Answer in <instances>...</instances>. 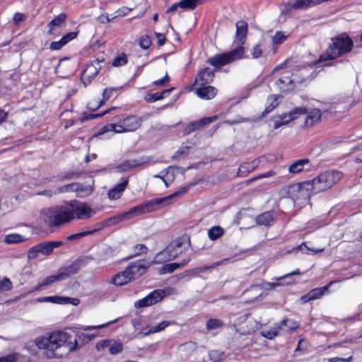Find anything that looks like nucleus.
Masks as SVG:
<instances>
[{"label": "nucleus", "instance_id": "f257e3e1", "mask_svg": "<svg viewBox=\"0 0 362 362\" xmlns=\"http://www.w3.org/2000/svg\"><path fill=\"white\" fill-rule=\"evenodd\" d=\"M95 214V209L88 203L71 200L42 209L40 214V219L45 226L58 227L74 220L90 219Z\"/></svg>", "mask_w": 362, "mask_h": 362}, {"label": "nucleus", "instance_id": "f03ea898", "mask_svg": "<svg viewBox=\"0 0 362 362\" xmlns=\"http://www.w3.org/2000/svg\"><path fill=\"white\" fill-rule=\"evenodd\" d=\"M36 346L40 349H45L53 356L62 358L68 356L77 349L78 341L63 331H56L48 337H40L35 339Z\"/></svg>", "mask_w": 362, "mask_h": 362}, {"label": "nucleus", "instance_id": "7ed1b4c3", "mask_svg": "<svg viewBox=\"0 0 362 362\" xmlns=\"http://www.w3.org/2000/svg\"><path fill=\"white\" fill-rule=\"evenodd\" d=\"M187 190V188L182 187L175 193L163 198H157L151 199L143 202L142 204L135 206L129 209L127 211H124V216L126 221H129L137 216H142L144 214L151 213L157 211L159 206H166L169 204V202L174 197H177L180 194H185Z\"/></svg>", "mask_w": 362, "mask_h": 362}, {"label": "nucleus", "instance_id": "20e7f679", "mask_svg": "<svg viewBox=\"0 0 362 362\" xmlns=\"http://www.w3.org/2000/svg\"><path fill=\"white\" fill-rule=\"evenodd\" d=\"M298 73L293 74L290 69L279 66L274 69L272 78L275 80V86L279 91L286 92L294 88L295 83L302 82L308 78L305 69H299Z\"/></svg>", "mask_w": 362, "mask_h": 362}, {"label": "nucleus", "instance_id": "39448f33", "mask_svg": "<svg viewBox=\"0 0 362 362\" xmlns=\"http://www.w3.org/2000/svg\"><path fill=\"white\" fill-rule=\"evenodd\" d=\"M343 177L339 170H327L320 173L312 180H308L306 184L310 187L312 194L326 191L337 184Z\"/></svg>", "mask_w": 362, "mask_h": 362}, {"label": "nucleus", "instance_id": "423d86ee", "mask_svg": "<svg viewBox=\"0 0 362 362\" xmlns=\"http://www.w3.org/2000/svg\"><path fill=\"white\" fill-rule=\"evenodd\" d=\"M354 42L346 33H342L332 38V44L327 48L321 59H334L344 56L352 50Z\"/></svg>", "mask_w": 362, "mask_h": 362}, {"label": "nucleus", "instance_id": "0eeeda50", "mask_svg": "<svg viewBox=\"0 0 362 362\" xmlns=\"http://www.w3.org/2000/svg\"><path fill=\"white\" fill-rule=\"evenodd\" d=\"M82 259H78L70 265L60 268L57 272L44 279L33 289V291H40L43 287L48 286L56 282L66 279L70 276L77 273L81 267L84 266Z\"/></svg>", "mask_w": 362, "mask_h": 362}, {"label": "nucleus", "instance_id": "6e6552de", "mask_svg": "<svg viewBox=\"0 0 362 362\" xmlns=\"http://www.w3.org/2000/svg\"><path fill=\"white\" fill-rule=\"evenodd\" d=\"M141 125V119L136 115H131L117 123L107 124L101 128L98 134L101 135L106 132H112L115 134L135 132Z\"/></svg>", "mask_w": 362, "mask_h": 362}, {"label": "nucleus", "instance_id": "1a4fd4ad", "mask_svg": "<svg viewBox=\"0 0 362 362\" xmlns=\"http://www.w3.org/2000/svg\"><path fill=\"white\" fill-rule=\"evenodd\" d=\"M173 291V289L171 288L154 290L144 298L136 301L134 306L136 308H146L153 305L161 301L165 296L171 294Z\"/></svg>", "mask_w": 362, "mask_h": 362}, {"label": "nucleus", "instance_id": "9d476101", "mask_svg": "<svg viewBox=\"0 0 362 362\" xmlns=\"http://www.w3.org/2000/svg\"><path fill=\"white\" fill-rule=\"evenodd\" d=\"M306 184H308V181L288 185L281 189V194L293 200L308 198L312 193Z\"/></svg>", "mask_w": 362, "mask_h": 362}, {"label": "nucleus", "instance_id": "9b49d317", "mask_svg": "<svg viewBox=\"0 0 362 362\" xmlns=\"http://www.w3.org/2000/svg\"><path fill=\"white\" fill-rule=\"evenodd\" d=\"M124 344L119 339H107L98 341L95 344V349L98 352H104L106 349L112 355H116L121 353L123 350Z\"/></svg>", "mask_w": 362, "mask_h": 362}, {"label": "nucleus", "instance_id": "f8f14e48", "mask_svg": "<svg viewBox=\"0 0 362 362\" xmlns=\"http://www.w3.org/2000/svg\"><path fill=\"white\" fill-rule=\"evenodd\" d=\"M150 266L149 262H146L144 260H138L130 263L125 269L133 281L146 274Z\"/></svg>", "mask_w": 362, "mask_h": 362}, {"label": "nucleus", "instance_id": "ddd939ff", "mask_svg": "<svg viewBox=\"0 0 362 362\" xmlns=\"http://www.w3.org/2000/svg\"><path fill=\"white\" fill-rule=\"evenodd\" d=\"M76 192L80 197L88 196L92 193V188L84 187L78 183H71L58 188L55 193H64L67 192Z\"/></svg>", "mask_w": 362, "mask_h": 362}, {"label": "nucleus", "instance_id": "4468645a", "mask_svg": "<svg viewBox=\"0 0 362 362\" xmlns=\"http://www.w3.org/2000/svg\"><path fill=\"white\" fill-rule=\"evenodd\" d=\"M189 245V240L187 239V243H184V242L177 239L169 245L166 246L167 252H168L171 259H175L178 255H181L183 252L186 250L187 247Z\"/></svg>", "mask_w": 362, "mask_h": 362}, {"label": "nucleus", "instance_id": "2eb2a0df", "mask_svg": "<svg viewBox=\"0 0 362 362\" xmlns=\"http://www.w3.org/2000/svg\"><path fill=\"white\" fill-rule=\"evenodd\" d=\"M214 71L209 68H205L199 71L195 78L194 84L197 86H206L214 78Z\"/></svg>", "mask_w": 362, "mask_h": 362}, {"label": "nucleus", "instance_id": "dca6fc26", "mask_svg": "<svg viewBox=\"0 0 362 362\" xmlns=\"http://www.w3.org/2000/svg\"><path fill=\"white\" fill-rule=\"evenodd\" d=\"M334 284V281H330L329 284L325 286L316 288L309 291L306 295L303 296L300 299L303 303L310 300L320 298L325 292L328 291L329 286Z\"/></svg>", "mask_w": 362, "mask_h": 362}, {"label": "nucleus", "instance_id": "f3484780", "mask_svg": "<svg viewBox=\"0 0 362 362\" xmlns=\"http://www.w3.org/2000/svg\"><path fill=\"white\" fill-rule=\"evenodd\" d=\"M100 66H97L94 63L86 64L82 74L81 81L83 83H90V81L98 74Z\"/></svg>", "mask_w": 362, "mask_h": 362}, {"label": "nucleus", "instance_id": "a211bd4d", "mask_svg": "<svg viewBox=\"0 0 362 362\" xmlns=\"http://www.w3.org/2000/svg\"><path fill=\"white\" fill-rule=\"evenodd\" d=\"M132 281V280L125 269L124 270L115 274L111 278L109 283L115 286H122Z\"/></svg>", "mask_w": 362, "mask_h": 362}, {"label": "nucleus", "instance_id": "6ab92c4d", "mask_svg": "<svg viewBox=\"0 0 362 362\" xmlns=\"http://www.w3.org/2000/svg\"><path fill=\"white\" fill-rule=\"evenodd\" d=\"M170 324L171 322L170 321L163 320L156 325H150L146 326V327H144L140 334H141V337H146L149 334L158 333L164 330Z\"/></svg>", "mask_w": 362, "mask_h": 362}, {"label": "nucleus", "instance_id": "aec40b11", "mask_svg": "<svg viewBox=\"0 0 362 362\" xmlns=\"http://www.w3.org/2000/svg\"><path fill=\"white\" fill-rule=\"evenodd\" d=\"M235 26L236 32L234 42L237 45H243L247 33V24L243 21H239L236 23Z\"/></svg>", "mask_w": 362, "mask_h": 362}, {"label": "nucleus", "instance_id": "412c9836", "mask_svg": "<svg viewBox=\"0 0 362 362\" xmlns=\"http://www.w3.org/2000/svg\"><path fill=\"white\" fill-rule=\"evenodd\" d=\"M127 184L128 181L127 180H124L122 182L117 184L112 188L110 189L107 192L108 199L110 200L119 199L122 197Z\"/></svg>", "mask_w": 362, "mask_h": 362}, {"label": "nucleus", "instance_id": "4be33fe9", "mask_svg": "<svg viewBox=\"0 0 362 362\" xmlns=\"http://www.w3.org/2000/svg\"><path fill=\"white\" fill-rule=\"evenodd\" d=\"M196 94L201 99L211 100L217 94V90L211 86H199L196 90Z\"/></svg>", "mask_w": 362, "mask_h": 362}, {"label": "nucleus", "instance_id": "5701e85b", "mask_svg": "<svg viewBox=\"0 0 362 362\" xmlns=\"http://www.w3.org/2000/svg\"><path fill=\"white\" fill-rule=\"evenodd\" d=\"M308 115L305 119V126L310 127L319 123L321 119V111L319 109L315 108L309 111L307 110Z\"/></svg>", "mask_w": 362, "mask_h": 362}, {"label": "nucleus", "instance_id": "b1692460", "mask_svg": "<svg viewBox=\"0 0 362 362\" xmlns=\"http://www.w3.org/2000/svg\"><path fill=\"white\" fill-rule=\"evenodd\" d=\"M280 96L279 95H271L267 98L265 107L262 112L261 117H263L272 112L279 104Z\"/></svg>", "mask_w": 362, "mask_h": 362}, {"label": "nucleus", "instance_id": "393cba45", "mask_svg": "<svg viewBox=\"0 0 362 362\" xmlns=\"http://www.w3.org/2000/svg\"><path fill=\"white\" fill-rule=\"evenodd\" d=\"M208 63L215 67L226 65L230 63L227 53L215 55L208 59Z\"/></svg>", "mask_w": 362, "mask_h": 362}, {"label": "nucleus", "instance_id": "a878e982", "mask_svg": "<svg viewBox=\"0 0 362 362\" xmlns=\"http://www.w3.org/2000/svg\"><path fill=\"white\" fill-rule=\"evenodd\" d=\"M271 122L273 123V129H277L282 126L288 124L291 122L287 117L286 112L276 115L271 118Z\"/></svg>", "mask_w": 362, "mask_h": 362}, {"label": "nucleus", "instance_id": "bb28decb", "mask_svg": "<svg viewBox=\"0 0 362 362\" xmlns=\"http://www.w3.org/2000/svg\"><path fill=\"white\" fill-rule=\"evenodd\" d=\"M189 259L183 260L180 264L178 263H169L164 264L159 270L158 273L160 274H170L175 271L177 269L181 267L185 266Z\"/></svg>", "mask_w": 362, "mask_h": 362}, {"label": "nucleus", "instance_id": "cd10ccee", "mask_svg": "<svg viewBox=\"0 0 362 362\" xmlns=\"http://www.w3.org/2000/svg\"><path fill=\"white\" fill-rule=\"evenodd\" d=\"M315 6H316V1L314 0H295L291 4V8L295 10H305Z\"/></svg>", "mask_w": 362, "mask_h": 362}, {"label": "nucleus", "instance_id": "c85d7f7f", "mask_svg": "<svg viewBox=\"0 0 362 362\" xmlns=\"http://www.w3.org/2000/svg\"><path fill=\"white\" fill-rule=\"evenodd\" d=\"M308 163L309 160L307 158L298 160L288 166V171L291 174H297L301 172Z\"/></svg>", "mask_w": 362, "mask_h": 362}, {"label": "nucleus", "instance_id": "c756f323", "mask_svg": "<svg viewBox=\"0 0 362 362\" xmlns=\"http://www.w3.org/2000/svg\"><path fill=\"white\" fill-rule=\"evenodd\" d=\"M228 57L230 63L242 59L244 56L245 49L243 45H238V46L230 52H226Z\"/></svg>", "mask_w": 362, "mask_h": 362}, {"label": "nucleus", "instance_id": "7c9ffc66", "mask_svg": "<svg viewBox=\"0 0 362 362\" xmlns=\"http://www.w3.org/2000/svg\"><path fill=\"white\" fill-rule=\"evenodd\" d=\"M171 258L167 252L166 247L160 252L157 253L151 262H149L151 264H163L167 262L171 261Z\"/></svg>", "mask_w": 362, "mask_h": 362}, {"label": "nucleus", "instance_id": "2f4dec72", "mask_svg": "<svg viewBox=\"0 0 362 362\" xmlns=\"http://www.w3.org/2000/svg\"><path fill=\"white\" fill-rule=\"evenodd\" d=\"M307 113V109L304 107H294L291 110L288 112H286V115L290 122H292L298 118L300 115H305Z\"/></svg>", "mask_w": 362, "mask_h": 362}, {"label": "nucleus", "instance_id": "473e14b6", "mask_svg": "<svg viewBox=\"0 0 362 362\" xmlns=\"http://www.w3.org/2000/svg\"><path fill=\"white\" fill-rule=\"evenodd\" d=\"M66 15L64 13H60L51 21L48 25L49 27V33H52L55 27H60L65 21Z\"/></svg>", "mask_w": 362, "mask_h": 362}, {"label": "nucleus", "instance_id": "72a5a7b5", "mask_svg": "<svg viewBox=\"0 0 362 362\" xmlns=\"http://www.w3.org/2000/svg\"><path fill=\"white\" fill-rule=\"evenodd\" d=\"M27 238L18 234L11 233L5 236L4 241L7 244L20 243L25 241Z\"/></svg>", "mask_w": 362, "mask_h": 362}, {"label": "nucleus", "instance_id": "f704fd0d", "mask_svg": "<svg viewBox=\"0 0 362 362\" xmlns=\"http://www.w3.org/2000/svg\"><path fill=\"white\" fill-rule=\"evenodd\" d=\"M171 91V89L165 90L162 92H157L153 94H147L145 96V100L148 103H154L156 101L162 100L164 98V95L168 93L169 94Z\"/></svg>", "mask_w": 362, "mask_h": 362}, {"label": "nucleus", "instance_id": "c9c22d12", "mask_svg": "<svg viewBox=\"0 0 362 362\" xmlns=\"http://www.w3.org/2000/svg\"><path fill=\"white\" fill-rule=\"evenodd\" d=\"M288 34L286 33L278 31L272 37V44L273 46L277 47L278 45L282 44L285 42L288 37Z\"/></svg>", "mask_w": 362, "mask_h": 362}, {"label": "nucleus", "instance_id": "e433bc0d", "mask_svg": "<svg viewBox=\"0 0 362 362\" xmlns=\"http://www.w3.org/2000/svg\"><path fill=\"white\" fill-rule=\"evenodd\" d=\"M279 329H281V325L276 323L270 329L262 331L261 334L262 337L268 339H272L277 335Z\"/></svg>", "mask_w": 362, "mask_h": 362}, {"label": "nucleus", "instance_id": "4c0bfd02", "mask_svg": "<svg viewBox=\"0 0 362 362\" xmlns=\"http://www.w3.org/2000/svg\"><path fill=\"white\" fill-rule=\"evenodd\" d=\"M223 234V230L220 226H214L208 230V237L211 240L219 238Z\"/></svg>", "mask_w": 362, "mask_h": 362}, {"label": "nucleus", "instance_id": "58836bf2", "mask_svg": "<svg viewBox=\"0 0 362 362\" xmlns=\"http://www.w3.org/2000/svg\"><path fill=\"white\" fill-rule=\"evenodd\" d=\"M216 116L211 117H206V118L202 119L198 122L191 123L188 127L189 129V131H194V129L199 128V127H203L207 124H209L210 122L214 121L216 119Z\"/></svg>", "mask_w": 362, "mask_h": 362}, {"label": "nucleus", "instance_id": "ea45409f", "mask_svg": "<svg viewBox=\"0 0 362 362\" xmlns=\"http://www.w3.org/2000/svg\"><path fill=\"white\" fill-rule=\"evenodd\" d=\"M273 221L272 214L269 212L264 213L257 218L258 224L268 226Z\"/></svg>", "mask_w": 362, "mask_h": 362}, {"label": "nucleus", "instance_id": "a19ab883", "mask_svg": "<svg viewBox=\"0 0 362 362\" xmlns=\"http://www.w3.org/2000/svg\"><path fill=\"white\" fill-rule=\"evenodd\" d=\"M202 0H182L180 1V7L183 9H194Z\"/></svg>", "mask_w": 362, "mask_h": 362}, {"label": "nucleus", "instance_id": "79ce46f5", "mask_svg": "<svg viewBox=\"0 0 362 362\" xmlns=\"http://www.w3.org/2000/svg\"><path fill=\"white\" fill-rule=\"evenodd\" d=\"M62 296H52L39 298L37 301L40 303H52L55 304L62 305Z\"/></svg>", "mask_w": 362, "mask_h": 362}, {"label": "nucleus", "instance_id": "37998d69", "mask_svg": "<svg viewBox=\"0 0 362 362\" xmlns=\"http://www.w3.org/2000/svg\"><path fill=\"white\" fill-rule=\"evenodd\" d=\"M127 55L124 53H121L113 59L112 64L115 67L122 66L127 63Z\"/></svg>", "mask_w": 362, "mask_h": 362}, {"label": "nucleus", "instance_id": "c03bdc74", "mask_svg": "<svg viewBox=\"0 0 362 362\" xmlns=\"http://www.w3.org/2000/svg\"><path fill=\"white\" fill-rule=\"evenodd\" d=\"M223 325L221 320L216 318L209 319L206 323V327L208 330L218 329Z\"/></svg>", "mask_w": 362, "mask_h": 362}, {"label": "nucleus", "instance_id": "a18cd8bd", "mask_svg": "<svg viewBox=\"0 0 362 362\" xmlns=\"http://www.w3.org/2000/svg\"><path fill=\"white\" fill-rule=\"evenodd\" d=\"M209 356L211 361L214 362H219L223 358V354L217 350H212L209 352Z\"/></svg>", "mask_w": 362, "mask_h": 362}, {"label": "nucleus", "instance_id": "49530a36", "mask_svg": "<svg viewBox=\"0 0 362 362\" xmlns=\"http://www.w3.org/2000/svg\"><path fill=\"white\" fill-rule=\"evenodd\" d=\"M279 324L281 325V328L283 326H285L287 327V329L290 331L298 327V324L296 322L291 320H284Z\"/></svg>", "mask_w": 362, "mask_h": 362}, {"label": "nucleus", "instance_id": "de8ad7c7", "mask_svg": "<svg viewBox=\"0 0 362 362\" xmlns=\"http://www.w3.org/2000/svg\"><path fill=\"white\" fill-rule=\"evenodd\" d=\"M41 254V250L38 245H36L31 248L28 252V258L29 259H33L38 257L39 255Z\"/></svg>", "mask_w": 362, "mask_h": 362}, {"label": "nucleus", "instance_id": "09e8293b", "mask_svg": "<svg viewBox=\"0 0 362 362\" xmlns=\"http://www.w3.org/2000/svg\"><path fill=\"white\" fill-rule=\"evenodd\" d=\"M38 245L40 247V249L41 250L42 255H49L53 252L49 242L42 243L38 244Z\"/></svg>", "mask_w": 362, "mask_h": 362}, {"label": "nucleus", "instance_id": "8fccbe9b", "mask_svg": "<svg viewBox=\"0 0 362 362\" xmlns=\"http://www.w3.org/2000/svg\"><path fill=\"white\" fill-rule=\"evenodd\" d=\"M139 43L142 49H147L151 45V40L148 35H143L140 37Z\"/></svg>", "mask_w": 362, "mask_h": 362}, {"label": "nucleus", "instance_id": "3c124183", "mask_svg": "<svg viewBox=\"0 0 362 362\" xmlns=\"http://www.w3.org/2000/svg\"><path fill=\"white\" fill-rule=\"evenodd\" d=\"M247 323L250 324V327L247 329H243L241 331V334H247L251 332H254L256 329H258L257 323L256 321L253 320H249Z\"/></svg>", "mask_w": 362, "mask_h": 362}, {"label": "nucleus", "instance_id": "603ef678", "mask_svg": "<svg viewBox=\"0 0 362 362\" xmlns=\"http://www.w3.org/2000/svg\"><path fill=\"white\" fill-rule=\"evenodd\" d=\"M250 54L253 59L260 57L262 54V49L261 46L259 45H254L250 50Z\"/></svg>", "mask_w": 362, "mask_h": 362}, {"label": "nucleus", "instance_id": "864d4df0", "mask_svg": "<svg viewBox=\"0 0 362 362\" xmlns=\"http://www.w3.org/2000/svg\"><path fill=\"white\" fill-rule=\"evenodd\" d=\"M18 358V354L12 353L6 356H0V362H16Z\"/></svg>", "mask_w": 362, "mask_h": 362}, {"label": "nucleus", "instance_id": "5fc2aeb1", "mask_svg": "<svg viewBox=\"0 0 362 362\" xmlns=\"http://www.w3.org/2000/svg\"><path fill=\"white\" fill-rule=\"evenodd\" d=\"M117 322V320L110 321L107 323L99 325H95V326H83L81 327V329L84 331L87 330H93V329H101L107 327L108 325Z\"/></svg>", "mask_w": 362, "mask_h": 362}, {"label": "nucleus", "instance_id": "6e6d98bb", "mask_svg": "<svg viewBox=\"0 0 362 362\" xmlns=\"http://www.w3.org/2000/svg\"><path fill=\"white\" fill-rule=\"evenodd\" d=\"M132 11V8L127 7V6H122L119 8H118L115 11V17H123L127 15H128L131 11Z\"/></svg>", "mask_w": 362, "mask_h": 362}, {"label": "nucleus", "instance_id": "4d7b16f0", "mask_svg": "<svg viewBox=\"0 0 362 362\" xmlns=\"http://www.w3.org/2000/svg\"><path fill=\"white\" fill-rule=\"evenodd\" d=\"M12 284L8 279H4L0 281V292L8 291L11 288Z\"/></svg>", "mask_w": 362, "mask_h": 362}, {"label": "nucleus", "instance_id": "13d9d810", "mask_svg": "<svg viewBox=\"0 0 362 362\" xmlns=\"http://www.w3.org/2000/svg\"><path fill=\"white\" fill-rule=\"evenodd\" d=\"M124 221H126V220L124 218L123 212L109 218V222L110 224H117L119 222Z\"/></svg>", "mask_w": 362, "mask_h": 362}, {"label": "nucleus", "instance_id": "bf43d9fd", "mask_svg": "<svg viewBox=\"0 0 362 362\" xmlns=\"http://www.w3.org/2000/svg\"><path fill=\"white\" fill-rule=\"evenodd\" d=\"M303 247H305L307 250H309V251H311L312 254L313 255H316L317 253H320V252H322L324 250H325V248L322 247V248H318V249H315V248H310L308 247L305 243H301L298 247V249L299 250H303Z\"/></svg>", "mask_w": 362, "mask_h": 362}, {"label": "nucleus", "instance_id": "052dcab7", "mask_svg": "<svg viewBox=\"0 0 362 362\" xmlns=\"http://www.w3.org/2000/svg\"><path fill=\"white\" fill-rule=\"evenodd\" d=\"M62 304H71L73 305H78L80 303V300L76 298L62 296Z\"/></svg>", "mask_w": 362, "mask_h": 362}, {"label": "nucleus", "instance_id": "680f3d73", "mask_svg": "<svg viewBox=\"0 0 362 362\" xmlns=\"http://www.w3.org/2000/svg\"><path fill=\"white\" fill-rule=\"evenodd\" d=\"M65 45H66L65 42L61 38L58 41L51 42L50 49L52 50H58V49H61L63 46H64Z\"/></svg>", "mask_w": 362, "mask_h": 362}, {"label": "nucleus", "instance_id": "e2e57ef3", "mask_svg": "<svg viewBox=\"0 0 362 362\" xmlns=\"http://www.w3.org/2000/svg\"><path fill=\"white\" fill-rule=\"evenodd\" d=\"M77 32H70L64 35L62 39L65 42V44L68 43L69 41L75 39L77 37Z\"/></svg>", "mask_w": 362, "mask_h": 362}, {"label": "nucleus", "instance_id": "0e129e2a", "mask_svg": "<svg viewBox=\"0 0 362 362\" xmlns=\"http://www.w3.org/2000/svg\"><path fill=\"white\" fill-rule=\"evenodd\" d=\"M25 18V16L22 13H15L13 16V22L15 25L19 24L21 22H22Z\"/></svg>", "mask_w": 362, "mask_h": 362}, {"label": "nucleus", "instance_id": "69168bd1", "mask_svg": "<svg viewBox=\"0 0 362 362\" xmlns=\"http://www.w3.org/2000/svg\"><path fill=\"white\" fill-rule=\"evenodd\" d=\"M168 82H169V77H168V74H165V75L164 76L163 78L155 81L153 82V84L157 86H162L165 85Z\"/></svg>", "mask_w": 362, "mask_h": 362}, {"label": "nucleus", "instance_id": "338daca9", "mask_svg": "<svg viewBox=\"0 0 362 362\" xmlns=\"http://www.w3.org/2000/svg\"><path fill=\"white\" fill-rule=\"evenodd\" d=\"M91 233H92L91 231H85V232H81V233L73 234V235H69L67 237V240H74V239L79 238L83 237V236H85L86 235H89Z\"/></svg>", "mask_w": 362, "mask_h": 362}, {"label": "nucleus", "instance_id": "774afa93", "mask_svg": "<svg viewBox=\"0 0 362 362\" xmlns=\"http://www.w3.org/2000/svg\"><path fill=\"white\" fill-rule=\"evenodd\" d=\"M351 359V357L349 358H339L334 357L328 359V362H349Z\"/></svg>", "mask_w": 362, "mask_h": 362}]
</instances>
